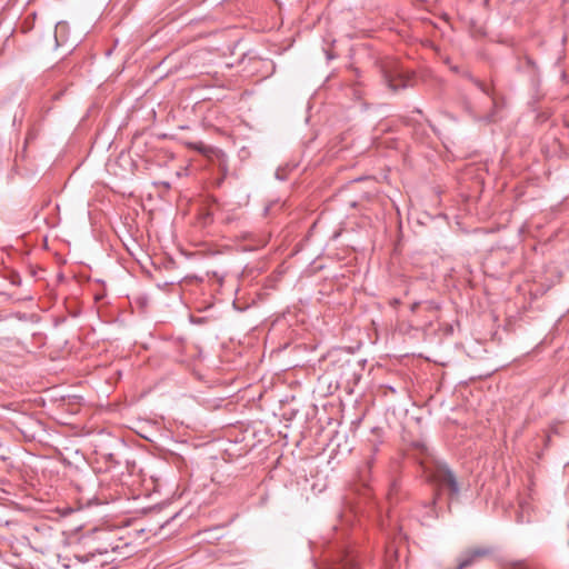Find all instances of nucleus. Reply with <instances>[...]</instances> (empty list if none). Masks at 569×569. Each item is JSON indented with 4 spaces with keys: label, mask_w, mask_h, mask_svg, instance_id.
<instances>
[{
    "label": "nucleus",
    "mask_w": 569,
    "mask_h": 569,
    "mask_svg": "<svg viewBox=\"0 0 569 569\" xmlns=\"http://www.w3.org/2000/svg\"><path fill=\"white\" fill-rule=\"evenodd\" d=\"M59 561L66 569H104L117 561V557L100 556L91 547L87 552L59 556Z\"/></svg>",
    "instance_id": "obj_1"
},
{
    "label": "nucleus",
    "mask_w": 569,
    "mask_h": 569,
    "mask_svg": "<svg viewBox=\"0 0 569 569\" xmlns=\"http://www.w3.org/2000/svg\"><path fill=\"white\" fill-rule=\"evenodd\" d=\"M119 533L120 531L117 529L98 531L94 551L104 557L126 558L129 551H124V549L130 548V543Z\"/></svg>",
    "instance_id": "obj_2"
},
{
    "label": "nucleus",
    "mask_w": 569,
    "mask_h": 569,
    "mask_svg": "<svg viewBox=\"0 0 569 569\" xmlns=\"http://www.w3.org/2000/svg\"><path fill=\"white\" fill-rule=\"evenodd\" d=\"M429 480L440 487H447L452 495L459 492V486L452 471L441 462H436L431 468L426 469Z\"/></svg>",
    "instance_id": "obj_3"
},
{
    "label": "nucleus",
    "mask_w": 569,
    "mask_h": 569,
    "mask_svg": "<svg viewBox=\"0 0 569 569\" xmlns=\"http://www.w3.org/2000/svg\"><path fill=\"white\" fill-rule=\"evenodd\" d=\"M319 569H359V565L353 551L341 549L327 558Z\"/></svg>",
    "instance_id": "obj_4"
},
{
    "label": "nucleus",
    "mask_w": 569,
    "mask_h": 569,
    "mask_svg": "<svg viewBox=\"0 0 569 569\" xmlns=\"http://www.w3.org/2000/svg\"><path fill=\"white\" fill-rule=\"evenodd\" d=\"M491 553V549L487 547H476L466 552L456 569H465L475 561Z\"/></svg>",
    "instance_id": "obj_5"
},
{
    "label": "nucleus",
    "mask_w": 569,
    "mask_h": 569,
    "mask_svg": "<svg viewBox=\"0 0 569 569\" xmlns=\"http://www.w3.org/2000/svg\"><path fill=\"white\" fill-rule=\"evenodd\" d=\"M184 146L188 149L194 150L207 158H211L216 152L214 148L207 146L201 141H186Z\"/></svg>",
    "instance_id": "obj_6"
},
{
    "label": "nucleus",
    "mask_w": 569,
    "mask_h": 569,
    "mask_svg": "<svg viewBox=\"0 0 569 569\" xmlns=\"http://www.w3.org/2000/svg\"><path fill=\"white\" fill-rule=\"evenodd\" d=\"M511 569H539L535 563L528 561H519Z\"/></svg>",
    "instance_id": "obj_7"
},
{
    "label": "nucleus",
    "mask_w": 569,
    "mask_h": 569,
    "mask_svg": "<svg viewBox=\"0 0 569 569\" xmlns=\"http://www.w3.org/2000/svg\"><path fill=\"white\" fill-rule=\"evenodd\" d=\"M427 308L429 310H438L439 307L433 301H429L427 302Z\"/></svg>",
    "instance_id": "obj_8"
},
{
    "label": "nucleus",
    "mask_w": 569,
    "mask_h": 569,
    "mask_svg": "<svg viewBox=\"0 0 569 569\" xmlns=\"http://www.w3.org/2000/svg\"><path fill=\"white\" fill-rule=\"evenodd\" d=\"M419 306H420V302H413L410 307L411 312H416L417 309L419 308Z\"/></svg>",
    "instance_id": "obj_9"
},
{
    "label": "nucleus",
    "mask_w": 569,
    "mask_h": 569,
    "mask_svg": "<svg viewBox=\"0 0 569 569\" xmlns=\"http://www.w3.org/2000/svg\"><path fill=\"white\" fill-rule=\"evenodd\" d=\"M389 86H390V88H391V89H393V90H396V89H398V88L400 87V86H398V84H393L391 80H389Z\"/></svg>",
    "instance_id": "obj_10"
},
{
    "label": "nucleus",
    "mask_w": 569,
    "mask_h": 569,
    "mask_svg": "<svg viewBox=\"0 0 569 569\" xmlns=\"http://www.w3.org/2000/svg\"><path fill=\"white\" fill-rule=\"evenodd\" d=\"M399 303H400V300H399V299H393V300L391 301V306H393V307L398 306Z\"/></svg>",
    "instance_id": "obj_11"
}]
</instances>
